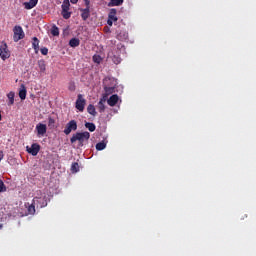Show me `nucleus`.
<instances>
[{"label": "nucleus", "mask_w": 256, "mask_h": 256, "mask_svg": "<svg viewBox=\"0 0 256 256\" xmlns=\"http://www.w3.org/2000/svg\"><path fill=\"white\" fill-rule=\"evenodd\" d=\"M32 47L35 53H39V39L37 37L32 38Z\"/></svg>", "instance_id": "obj_16"}, {"label": "nucleus", "mask_w": 256, "mask_h": 256, "mask_svg": "<svg viewBox=\"0 0 256 256\" xmlns=\"http://www.w3.org/2000/svg\"><path fill=\"white\" fill-rule=\"evenodd\" d=\"M26 151L30 153V155H33V157H36L39 151H41V146L37 143H33L31 147L29 146L26 147Z\"/></svg>", "instance_id": "obj_6"}, {"label": "nucleus", "mask_w": 256, "mask_h": 256, "mask_svg": "<svg viewBox=\"0 0 256 256\" xmlns=\"http://www.w3.org/2000/svg\"><path fill=\"white\" fill-rule=\"evenodd\" d=\"M87 101L85 100V98H83L82 94H78L77 96V100H76V109H78V111L83 112L85 111V105H86Z\"/></svg>", "instance_id": "obj_4"}, {"label": "nucleus", "mask_w": 256, "mask_h": 256, "mask_svg": "<svg viewBox=\"0 0 256 256\" xmlns=\"http://www.w3.org/2000/svg\"><path fill=\"white\" fill-rule=\"evenodd\" d=\"M84 3L86 5V7H89V5H90V1L89 0H84Z\"/></svg>", "instance_id": "obj_37"}, {"label": "nucleus", "mask_w": 256, "mask_h": 256, "mask_svg": "<svg viewBox=\"0 0 256 256\" xmlns=\"http://www.w3.org/2000/svg\"><path fill=\"white\" fill-rule=\"evenodd\" d=\"M35 205V202H32V204L28 205L26 215H35Z\"/></svg>", "instance_id": "obj_19"}, {"label": "nucleus", "mask_w": 256, "mask_h": 256, "mask_svg": "<svg viewBox=\"0 0 256 256\" xmlns=\"http://www.w3.org/2000/svg\"><path fill=\"white\" fill-rule=\"evenodd\" d=\"M69 7H71L69 0H64L61 6L62 10L69 11Z\"/></svg>", "instance_id": "obj_24"}, {"label": "nucleus", "mask_w": 256, "mask_h": 256, "mask_svg": "<svg viewBox=\"0 0 256 256\" xmlns=\"http://www.w3.org/2000/svg\"><path fill=\"white\" fill-rule=\"evenodd\" d=\"M37 3H39V0H30L29 2H24L23 5L25 9H33L34 7H37Z\"/></svg>", "instance_id": "obj_10"}, {"label": "nucleus", "mask_w": 256, "mask_h": 256, "mask_svg": "<svg viewBox=\"0 0 256 256\" xmlns=\"http://www.w3.org/2000/svg\"><path fill=\"white\" fill-rule=\"evenodd\" d=\"M93 61L94 63H97L99 65V63L103 61V58H101L99 55L96 54L93 56Z\"/></svg>", "instance_id": "obj_29"}, {"label": "nucleus", "mask_w": 256, "mask_h": 256, "mask_svg": "<svg viewBox=\"0 0 256 256\" xmlns=\"http://www.w3.org/2000/svg\"><path fill=\"white\" fill-rule=\"evenodd\" d=\"M53 37H59V33H53Z\"/></svg>", "instance_id": "obj_39"}, {"label": "nucleus", "mask_w": 256, "mask_h": 256, "mask_svg": "<svg viewBox=\"0 0 256 256\" xmlns=\"http://www.w3.org/2000/svg\"><path fill=\"white\" fill-rule=\"evenodd\" d=\"M116 39H118L119 41H126L127 39V34L125 33H119L116 35Z\"/></svg>", "instance_id": "obj_27"}, {"label": "nucleus", "mask_w": 256, "mask_h": 256, "mask_svg": "<svg viewBox=\"0 0 256 256\" xmlns=\"http://www.w3.org/2000/svg\"><path fill=\"white\" fill-rule=\"evenodd\" d=\"M25 38V33H14L13 36V40L15 41V43H17V41H21V39Z\"/></svg>", "instance_id": "obj_22"}, {"label": "nucleus", "mask_w": 256, "mask_h": 256, "mask_svg": "<svg viewBox=\"0 0 256 256\" xmlns=\"http://www.w3.org/2000/svg\"><path fill=\"white\" fill-rule=\"evenodd\" d=\"M80 11H81V17L83 21H87L89 19V16L91 15L89 7H86L85 9H81Z\"/></svg>", "instance_id": "obj_12"}, {"label": "nucleus", "mask_w": 256, "mask_h": 256, "mask_svg": "<svg viewBox=\"0 0 256 256\" xmlns=\"http://www.w3.org/2000/svg\"><path fill=\"white\" fill-rule=\"evenodd\" d=\"M19 97L22 101L27 99V88L23 84L20 86Z\"/></svg>", "instance_id": "obj_11"}, {"label": "nucleus", "mask_w": 256, "mask_h": 256, "mask_svg": "<svg viewBox=\"0 0 256 256\" xmlns=\"http://www.w3.org/2000/svg\"><path fill=\"white\" fill-rule=\"evenodd\" d=\"M72 131H77V121L75 120H70L63 131L66 135H71Z\"/></svg>", "instance_id": "obj_5"}, {"label": "nucleus", "mask_w": 256, "mask_h": 256, "mask_svg": "<svg viewBox=\"0 0 256 256\" xmlns=\"http://www.w3.org/2000/svg\"><path fill=\"white\" fill-rule=\"evenodd\" d=\"M61 15H62L63 19L71 18V12H69V10H62Z\"/></svg>", "instance_id": "obj_26"}, {"label": "nucleus", "mask_w": 256, "mask_h": 256, "mask_svg": "<svg viewBox=\"0 0 256 256\" xmlns=\"http://www.w3.org/2000/svg\"><path fill=\"white\" fill-rule=\"evenodd\" d=\"M107 147V143L105 142H99L96 144V150L97 151H103Z\"/></svg>", "instance_id": "obj_25"}, {"label": "nucleus", "mask_w": 256, "mask_h": 256, "mask_svg": "<svg viewBox=\"0 0 256 256\" xmlns=\"http://www.w3.org/2000/svg\"><path fill=\"white\" fill-rule=\"evenodd\" d=\"M87 111L93 117H95L97 115V111L95 110V106L93 104L88 105Z\"/></svg>", "instance_id": "obj_21"}, {"label": "nucleus", "mask_w": 256, "mask_h": 256, "mask_svg": "<svg viewBox=\"0 0 256 256\" xmlns=\"http://www.w3.org/2000/svg\"><path fill=\"white\" fill-rule=\"evenodd\" d=\"M3 157H4L3 151H0V162L3 161Z\"/></svg>", "instance_id": "obj_38"}, {"label": "nucleus", "mask_w": 256, "mask_h": 256, "mask_svg": "<svg viewBox=\"0 0 256 256\" xmlns=\"http://www.w3.org/2000/svg\"><path fill=\"white\" fill-rule=\"evenodd\" d=\"M38 67H39L40 73H45L47 68V65L45 64V60H39Z\"/></svg>", "instance_id": "obj_18"}, {"label": "nucleus", "mask_w": 256, "mask_h": 256, "mask_svg": "<svg viewBox=\"0 0 256 256\" xmlns=\"http://www.w3.org/2000/svg\"><path fill=\"white\" fill-rule=\"evenodd\" d=\"M104 91L106 93V95H111V93H113L115 91L114 87H105Z\"/></svg>", "instance_id": "obj_30"}, {"label": "nucleus", "mask_w": 256, "mask_h": 256, "mask_svg": "<svg viewBox=\"0 0 256 256\" xmlns=\"http://www.w3.org/2000/svg\"><path fill=\"white\" fill-rule=\"evenodd\" d=\"M0 229H3V224H0Z\"/></svg>", "instance_id": "obj_41"}, {"label": "nucleus", "mask_w": 256, "mask_h": 256, "mask_svg": "<svg viewBox=\"0 0 256 256\" xmlns=\"http://www.w3.org/2000/svg\"><path fill=\"white\" fill-rule=\"evenodd\" d=\"M69 45L75 49V47H79V45H81V40H79V38H72L69 41Z\"/></svg>", "instance_id": "obj_14"}, {"label": "nucleus", "mask_w": 256, "mask_h": 256, "mask_svg": "<svg viewBox=\"0 0 256 256\" xmlns=\"http://www.w3.org/2000/svg\"><path fill=\"white\" fill-rule=\"evenodd\" d=\"M7 97L9 99L8 105H14V103H15V92H9L7 94Z\"/></svg>", "instance_id": "obj_20"}, {"label": "nucleus", "mask_w": 256, "mask_h": 256, "mask_svg": "<svg viewBox=\"0 0 256 256\" xmlns=\"http://www.w3.org/2000/svg\"><path fill=\"white\" fill-rule=\"evenodd\" d=\"M107 99L105 98H101L100 101L98 102V109L100 113H104L105 112V103H106Z\"/></svg>", "instance_id": "obj_15"}, {"label": "nucleus", "mask_w": 256, "mask_h": 256, "mask_svg": "<svg viewBox=\"0 0 256 256\" xmlns=\"http://www.w3.org/2000/svg\"><path fill=\"white\" fill-rule=\"evenodd\" d=\"M107 103L110 107H115V105L119 103V96L117 94L110 96V98L107 100Z\"/></svg>", "instance_id": "obj_9"}, {"label": "nucleus", "mask_w": 256, "mask_h": 256, "mask_svg": "<svg viewBox=\"0 0 256 256\" xmlns=\"http://www.w3.org/2000/svg\"><path fill=\"white\" fill-rule=\"evenodd\" d=\"M108 57H110L115 65H119V63H121V57H119V55H113L110 53L108 54Z\"/></svg>", "instance_id": "obj_17"}, {"label": "nucleus", "mask_w": 256, "mask_h": 256, "mask_svg": "<svg viewBox=\"0 0 256 256\" xmlns=\"http://www.w3.org/2000/svg\"><path fill=\"white\" fill-rule=\"evenodd\" d=\"M124 1L125 0H110V2L108 3V7H119L123 5Z\"/></svg>", "instance_id": "obj_13"}, {"label": "nucleus", "mask_w": 256, "mask_h": 256, "mask_svg": "<svg viewBox=\"0 0 256 256\" xmlns=\"http://www.w3.org/2000/svg\"><path fill=\"white\" fill-rule=\"evenodd\" d=\"M32 201L34 204H36V207L39 209H43V207H47L49 203V199L45 194H42L40 197L39 196L34 197Z\"/></svg>", "instance_id": "obj_2"}, {"label": "nucleus", "mask_w": 256, "mask_h": 256, "mask_svg": "<svg viewBox=\"0 0 256 256\" xmlns=\"http://www.w3.org/2000/svg\"><path fill=\"white\" fill-rule=\"evenodd\" d=\"M85 127H86V129H88L90 131V133H93V131H95V129H97L95 124L91 123V122H86Z\"/></svg>", "instance_id": "obj_23"}, {"label": "nucleus", "mask_w": 256, "mask_h": 256, "mask_svg": "<svg viewBox=\"0 0 256 256\" xmlns=\"http://www.w3.org/2000/svg\"><path fill=\"white\" fill-rule=\"evenodd\" d=\"M13 33H23V28L21 26H15L13 28Z\"/></svg>", "instance_id": "obj_33"}, {"label": "nucleus", "mask_w": 256, "mask_h": 256, "mask_svg": "<svg viewBox=\"0 0 256 256\" xmlns=\"http://www.w3.org/2000/svg\"><path fill=\"white\" fill-rule=\"evenodd\" d=\"M40 52L42 53V55H48L49 49L47 47H43L40 49Z\"/></svg>", "instance_id": "obj_34"}, {"label": "nucleus", "mask_w": 256, "mask_h": 256, "mask_svg": "<svg viewBox=\"0 0 256 256\" xmlns=\"http://www.w3.org/2000/svg\"><path fill=\"white\" fill-rule=\"evenodd\" d=\"M1 119H2V116H1V112H0V121H1Z\"/></svg>", "instance_id": "obj_42"}, {"label": "nucleus", "mask_w": 256, "mask_h": 256, "mask_svg": "<svg viewBox=\"0 0 256 256\" xmlns=\"http://www.w3.org/2000/svg\"><path fill=\"white\" fill-rule=\"evenodd\" d=\"M74 89H75V86H70V87H69V90H70V91H73Z\"/></svg>", "instance_id": "obj_40"}, {"label": "nucleus", "mask_w": 256, "mask_h": 256, "mask_svg": "<svg viewBox=\"0 0 256 256\" xmlns=\"http://www.w3.org/2000/svg\"><path fill=\"white\" fill-rule=\"evenodd\" d=\"M79 0H70V3H72V5H77Z\"/></svg>", "instance_id": "obj_36"}, {"label": "nucleus", "mask_w": 256, "mask_h": 256, "mask_svg": "<svg viewBox=\"0 0 256 256\" xmlns=\"http://www.w3.org/2000/svg\"><path fill=\"white\" fill-rule=\"evenodd\" d=\"M5 191H7V187H5L3 180H0V193H5Z\"/></svg>", "instance_id": "obj_32"}, {"label": "nucleus", "mask_w": 256, "mask_h": 256, "mask_svg": "<svg viewBox=\"0 0 256 256\" xmlns=\"http://www.w3.org/2000/svg\"><path fill=\"white\" fill-rule=\"evenodd\" d=\"M71 170L73 171V173H77V171H79V164L77 162H74L71 166Z\"/></svg>", "instance_id": "obj_31"}, {"label": "nucleus", "mask_w": 256, "mask_h": 256, "mask_svg": "<svg viewBox=\"0 0 256 256\" xmlns=\"http://www.w3.org/2000/svg\"><path fill=\"white\" fill-rule=\"evenodd\" d=\"M50 33H59V28L57 26H52Z\"/></svg>", "instance_id": "obj_35"}, {"label": "nucleus", "mask_w": 256, "mask_h": 256, "mask_svg": "<svg viewBox=\"0 0 256 256\" xmlns=\"http://www.w3.org/2000/svg\"><path fill=\"white\" fill-rule=\"evenodd\" d=\"M90 137L91 134L87 131L77 132L73 134V136L70 138V143H76V141H78L79 147H83V145H85V142L89 141Z\"/></svg>", "instance_id": "obj_1"}, {"label": "nucleus", "mask_w": 256, "mask_h": 256, "mask_svg": "<svg viewBox=\"0 0 256 256\" xmlns=\"http://www.w3.org/2000/svg\"><path fill=\"white\" fill-rule=\"evenodd\" d=\"M36 131H37V135H41L43 137V135L47 133V125L38 123L36 125Z\"/></svg>", "instance_id": "obj_8"}, {"label": "nucleus", "mask_w": 256, "mask_h": 256, "mask_svg": "<svg viewBox=\"0 0 256 256\" xmlns=\"http://www.w3.org/2000/svg\"><path fill=\"white\" fill-rule=\"evenodd\" d=\"M11 57V51L9 50V46L5 42H2L0 45V58L2 61H7Z\"/></svg>", "instance_id": "obj_3"}, {"label": "nucleus", "mask_w": 256, "mask_h": 256, "mask_svg": "<svg viewBox=\"0 0 256 256\" xmlns=\"http://www.w3.org/2000/svg\"><path fill=\"white\" fill-rule=\"evenodd\" d=\"M117 20H118V18H117V9H115V8L110 9V12L108 14L107 24L111 26V25H113V22H115Z\"/></svg>", "instance_id": "obj_7"}, {"label": "nucleus", "mask_w": 256, "mask_h": 256, "mask_svg": "<svg viewBox=\"0 0 256 256\" xmlns=\"http://www.w3.org/2000/svg\"><path fill=\"white\" fill-rule=\"evenodd\" d=\"M48 127L50 129H55V119H53L52 117L48 118Z\"/></svg>", "instance_id": "obj_28"}]
</instances>
